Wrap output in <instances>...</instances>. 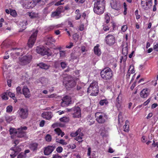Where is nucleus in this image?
<instances>
[{"mask_svg":"<svg viewBox=\"0 0 158 158\" xmlns=\"http://www.w3.org/2000/svg\"><path fill=\"white\" fill-rule=\"evenodd\" d=\"M149 94L148 89L145 88L141 91L140 93V96L141 98H147Z\"/></svg>","mask_w":158,"mask_h":158,"instance_id":"nucleus-21","label":"nucleus"},{"mask_svg":"<svg viewBox=\"0 0 158 158\" xmlns=\"http://www.w3.org/2000/svg\"><path fill=\"white\" fill-rule=\"evenodd\" d=\"M17 112L19 116L22 119L27 118L28 115V110L27 108H20Z\"/></svg>","mask_w":158,"mask_h":158,"instance_id":"nucleus-7","label":"nucleus"},{"mask_svg":"<svg viewBox=\"0 0 158 158\" xmlns=\"http://www.w3.org/2000/svg\"><path fill=\"white\" fill-rule=\"evenodd\" d=\"M31 59L32 56L30 55L24 56L19 59L20 64L22 65L27 64L31 62Z\"/></svg>","mask_w":158,"mask_h":158,"instance_id":"nucleus-8","label":"nucleus"},{"mask_svg":"<svg viewBox=\"0 0 158 158\" xmlns=\"http://www.w3.org/2000/svg\"><path fill=\"white\" fill-rule=\"evenodd\" d=\"M38 144L36 143H31L30 145V149L33 151H36L37 149Z\"/></svg>","mask_w":158,"mask_h":158,"instance_id":"nucleus-29","label":"nucleus"},{"mask_svg":"<svg viewBox=\"0 0 158 158\" xmlns=\"http://www.w3.org/2000/svg\"><path fill=\"white\" fill-rule=\"evenodd\" d=\"M45 140L47 141L50 142L52 140L51 135L49 134H47L45 137Z\"/></svg>","mask_w":158,"mask_h":158,"instance_id":"nucleus-44","label":"nucleus"},{"mask_svg":"<svg viewBox=\"0 0 158 158\" xmlns=\"http://www.w3.org/2000/svg\"><path fill=\"white\" fill-rule=\"evenodd\" d=\"M60 65V63L58 61H55L54 62V66L56 68L58 67Z\"/></svg>","mask_w":158,"mask_h":158,"instance_id":"nucleus-56","label":"nucleus"},{"mask_svg":"<svg viewBox=\"0 0 158 158\" xmlns=\"http://www.w3.org/2000/svg\"><path fill=\"white\" fill-rule=\"evenodd\" d=\"M38 31L36 30L31 35L28 40L27 44L29 47L31 48L34 44L36 39Z\"/></svg>","mask_w":158,"mask_h":158,"instance_id":"nucleus-6","label":"nucleus"},{"mask_svg":"<svg viewBox=\"0 0 158 158\" xmlns=\"http://www.w3.org/2000/svg\"><path fill=\"white\" fill-rule=\"evenodd\" d=\"M138 12L139 11L137 9L135 11V15L136 16V19L137 20L139 19L140 17V15L138 14Z\"/></svg>","mask_w":158,"mask_h":158,"instance_id":"nucleus-48","label":"nucleus"},{"mask_svg":"<svg viewBox=\"0 0 158 158\" xmlns=\"http://www.w3.org/2000/svg\"><path fill=\"white\" fill-rule=\"evenodd\" d=\"M6 120L8 123H10L11 120L12 118L9 116L6 117Z\"/></svg>","mask_w":158,"mask_h":158,"instance_id":"nucleus-61","label":"nucleus"},{"mask_svg":"<svg viewBox=\"0 0 158 158\" xmlns=\"http://www.w3.org/2000/svg\"><path fill=\"white\" fill-rule=\"evenodd\" d=\"M127 29V25H124L122 26L121 30L123 32L125 31Z\"/></svg>","mask_w":158,"mask_h":158,"instance_id":"nucleus-55","label":"nucleus"},{"mask_svg":"<svg viewBox=\"0 0 158 158\" xmlns=\"http://www.w3.org/2000/svg\"><path fill=\"white\" fill-rule=\"evenodd\" d=\"M60 57H64L65 55V52L64 51H60Z\"/></svg>","mask_w":158,"mask_h":158,"instance_id":"nucleus-58","label":"nucleus"},{"mask_svg":"<svg viewBox=\"0 0 158 158\" xmlns=\"http://www.w3.org/2000/svg\"><path fill=\"white\" fill-rule=\"evenodd\" d=\"M58 127H62L63 126L61 123H55L52 125V127L53 128Z\"/></svg>","mask_w":158,"mask_h":158,"instance_id":"nucleus-41","label":"nucleus"},{"mask_svg":"<svg viewBox=\"0 0 158 158\" xmlns=\"http://www.w3.org/2000/svg\"><path fill=\"white\" fill-rule=\"evenodd\" d=\"M55 147L53 146H48L44 148V152L45 155L48 156L54 150Z\"/></svg>","mask_w":158,"mask_h":158,"instance_id":"nucleus-14","label":"nucleus"},{"mask_svg":"<svg viewBox=\"0 0 158 158\" xmlns=\"http://www.w3.org/2000/svg\"><path fill=\"white\" fill-rule=\"evenodd\" d=\"M6 111L8 113L11 112L13 110V107L11 105L8 106L6 108Z\"/></svg>","mask_w":158,"mask_h":158,"instance_id":"nucleus-42","label":"nucleus"},{"mask_svg":"<svg viewBox=\"0 0 158 158\" xmlns=\"http://www.w3.org/2000/svg\"><path fill=\"white\" fill-rule=\"evenodd\" d=\"M152 0H141V6L142 8L146 10L147 6L150 7L152 5Z\"/></svg>","mask_w":158,"mask_h":158,"instance_id":"nucleus-15","label":"nucleus"},{"mask_svg":"<svg viewBox=\"0 0 158 158\" xmlns=\"http://www.w3.org/2000/svg\"><path fill=\"white\" fill-rule=\"evenodd\" d=\"M46 1L47 0H35V2L40 5H43L45 4Z\"/></svg>","mask_w":158,"mask_h":158,"instance_id":"nucleus-35","label":"nucleus"},{"mask_svg":"<svg viewBox=\"0 0 158 158\" xmlns=\"http://www.w3.org/2000/svg\"><path fill=\"white\" fill-rule=\"evenodd\" d=\"M7 93L9 96L13 98V100H14L15 102H17V100L15 97V95L14 94L10 92H8V91H7Z\"/></svg>","mask_w":158,"mask_h":158,"instance_id":"nucleus-33","label":"nucleus"},{"mask_svg":"<svg viewBox=\"0 0 158 158\" xmlns=\"http://www.w3.org/2000/svg\"><path fill=\"white\" fill-rule=\"evenodd\" d=\"M45 121L44 120L41 121L40 123V127H43L44 125Z\"/></svg>","mask_w":158,"mask_h":158,"instance_id":"nucleus-62","label":"nucleus"},{"mask_svg":"<svg viewBox=\"0 0 158 158\" xmlns=\"http://www.w3.org/2000/svg\"><path fill=\"white\" fill-rule=\"evenodd\" d=\"M114 0H111L110 3V6L111 7L115 10H119L120 8V5L117 2L114 1Z\"/></svg>","mask_w":158,"mask_h":158,"instance_id":"nucleus-20","label":"nucleus"},{"mask_svg":"<svg viewBox=\"0 0 158 158\" xmlns=\"http://www.w3.org/2000/svg\"><path fill=\"white\" fill-rule=\"evenodd\" d=\"M26 157L23 152H21L17 156V158H25Z\"/></svg>","mask_w":158,"mask_h":158,"instance_id":"nucleus-45","label":"nucleus"},{"mask_svg":"<svg viewBox=\"0 0 158 158\" xmlns=\"http://www.w3.org/2000/svg\"><path fill=\"white\" fill-rule=\"evenodd\" d=\"M27 129V127L26 126H21L17 129L11 127L9 130L10 134L15 135L18 138H22L26 135V130Z\"/></svg>","mask_w":158,"mask_h":158,"instance_id":"nucleus-2","label":"nucleus"},{"mask_svg":"<svg viewBox=\"0 0 158 158\" xmlns=\"http://www.w3.org/2000/svg\"><path fill=\"white\" fill-rule=\"evenodd\" d=\"M64 0H60V1H58V2H56L55 5V6H58L60 5H62L64 4V3H62L61 2L63 1Z\"/></svg>","mask_w":158,"mask_h":158,"instance_id":"nucleus-57","label":"nucleus"},{"mask_svg":"<svg viewBox=\"0 0 158 158\" xmlns=\"http://www.w3.org/2000/svg\"><path fill=\"white\" fill-rule=\"evenodd\" d=\"M2 99L3 100H7L8 99L7 94V92L3 93L1 95Z\"/></svg>","mask_w":158,"mask_h":158,"instance_id":"nucleus-39","label":"nucleus"},{"mask_svg":"<svg viewBox=\"0 0 158 158\" xmlns=\"http://www.w3.org/2000/svg\"><path fill=\"white\" fill-rule=\"evenodd\" d=\"M73 45V43L72 42L70 43V45H66V48H71Z\"/></svg>","mask_w":158,"mask_h":158,"instance_id":"nucleus-63","label":"nucleus"},{"mask_svg":"<svg viewBox=\"0 0 158 158\" xmlns=\"http://www.w3.org/2000/svg\"><path fill=\"white\" fill-rule=\"evenodd\" d=\"M33 2H32V1L27 0L25 2V4L24 6L27 9L31 8L33 7V6H32L31 3L33 4Z\"/></svg>","mask_w":158,"mask_h":158,"instance_id":"nucleus-24","label":"nucleus"},{"mask_svg":"<svg viewBox=\"0 0 158 158\" xmlns=\"http://www.w3.org/2000/svg\"><path fill=\"white\" fill-rule=\"evenodd\" d=\"M16 93L17 94L19 95L22 94V91L21 89L20 86H18L16 89Z\"/></svg>","mask_w":158,"mask_h":158,"instance_id":"nucleus-43","label":"nucleus"},{"mask_svg":"<svg viewBox=\"0 0 158 158\" xmlns=\"http://www.w3.org/2000/svg\"><path fill=\"white\" fill-rule=\"evenodd\" d=\"M106 44L110 46L113 45L116 42L115 39L114 35H108L105 39Z\"/></svg>","mask_w":158,"mask_h":158,"instance_id":"nucleus-9","label":"nucleus"},{"mask_svg":"<svg viewBox=\"0 0 158 158\" xmlns=\"http://www.w3.org/2000/svg\"><path fill=\"white\" fill-rule=\"evenodd\" d=\"M62 100V101L61 102V105L62 107H65L67 106L71 102V98L67 96L64 97Z\"/></svg>","mask_w":158,"mask_h":158,"instance_id":"nucleus-13","label":"nucleus"},{"mask_svg":"<svg viewBox=\"0 0 158 158\" xmlns=\"http://www.w3.org/2000/svg\"><path fill=\"white\" fill-rule=\"evenodd\" d=\"M47 40L48 42L49 43L55 42V40L51 36H48L47 37Z\"/></svg>","mask_w":158,"mask_h":158,"instance_id":"nucleus-37","label":"nucleus"},{"mask_svg":"<svg viewBox=\"0 0 158 158\" xmlns=\"http://www.w3.org/2000/svg\"><path fill=\"white\" fill-rule=\"evenodd\" d=\"M36 51L37 53L42 55H47L48 56L51 55L50 53L47 51L43 46L41 45L37 47Z\"/></svg>","mask_w":158,"mask_h":158,"instance_id":"nucleus-10","label":"nucleus"},{"mask_svg":"<svg viewBox=\"0 0 158 158\" xmlns=\"http://www.w3.org/2000/svg\"><path fill=\"white\" fill-rule=\"evenodd\" d=\"M10 150H12L13 152L15 153L18 154L21 151V148L19 147H16V146L11 148Z\"/></svg>","mask_w":158,"mask_h":158,"instance_id":"nucleus-28","label":"nucleus"},{"mask_svg":"<svg viewBox=\"0 0 158 158\" xmlns=\"http://www.w3.org/2000/svg\"><path fill=\"white\" fill-rule=\"evenodd\" d=\"M63 148L61 147H58L56 149V151L58 153H61L63 151Z\"/></svg>","mask_w":158,"mask_h":158,"instance_id":"nucleus-53","label":"nucleus"},{"mask_svg":"<svg viewBox=\"0 0 158 158\" xmlns=\"http://www.w3.org/2000/svg\"><path fill=\"white\" fill-rule=\"evenodd\" d=\"M99 92V88L98 82L96 81H93L91 83L87 89V93H90L91 96H96Z\"/></svg>","mask_w":158,"mask_h":158,"instance_id":"nucleus-4","label":"nucleus"},{"mask_svg":"<svg viewBox=\"0 0 158 158\" xmlns=\"http://www.w3.org/2000/svg\"><path fill=\"white\" fill-rule=\"evenodd\" d=\"M27 24V20H23L21 22L19 23V27L22 30H24L26 28V25Z\"/></svg>","mask_w":158,"mask_h":158,"instance_id":"nucleus-23","label":"nucleus"},{"mask_svg":"<svg viewBox=\"0 0 158 158\" xmlns=\"http://www.w3.org/2000/svg\"><path fill=\"white\" fill-rule=\"evenodd\" d=\"M93 10L95 13L98 15L103 14L105 10V0H95Z\"/></svg>","mask_w":158,"mask_h":158,"instance_id":"nucleus-1","label":"nucleus"},{"mask_svg":"<svg viewBox=\"0 0 158 158\" xmlns=\"http://www.w3.org/2000/svg\"><path fill=\"white\" fill-rule=\"evenodd\" d=\"M68 147L69 148H71L72 149H74L76 147V146L74 144H73L72 145H68Z\"/></svg>","mask_w":158,"mask_h":158,"instance_id":"nucleus-59","label":"nucleus"},{"mask_svg":"<svg viewBox=\"0 0 158 158\" xmlns=\"http://www.w3.org/2000/svg\"><path fill=\"white\" fill-rule=\"evenodd\" d=\"M101 78L105 80H111L113 76L112 70L109 67H106L102 69L100 72Z\"/></svg>","mask_w":158,"mask_h":158,"instance_id":"nucleus-3","label":"nucleus"},{"mask_svg":"<svg viewBox=\"0 0 158 158\" xmlns=\"http://www.w3.org/2000/svg\"><path fill=\"white\" fill-rule=\"evenodd\" d=\"M99 104L101 106H108L109 104V102L107 99H102L100 100Z\"/></svg>","mask_w":158,"mask_h":158,"instance_id":"nucleus-27","label":"nucleus"},{"mask_svg":"<svg viewBox=\"0 0 158 158\" xmlns=\"http://www.w3.org/2000/svg\"><path fill=\"white\" fill-rule=\"evenodd\" d=\"M59 143L64 145H66L67 144V143L63 139H60L59 140Z\"/></svg>","mask_w":158,"mask_h":158,"instance_id":"nucleus-54","label":"nucleus"},{"mask_svg":"<svg viewBox=\"0 0 158 158\" xmlns=\"http://www.w3.org/2000/svg\"><path fill=\"white\" fill-rule=\"evenodd\" d=\"M53 116L52 112L48 111L44 112L42 114V116L43 118L48 120L51 119Z\"/></svg>","mask_w":158,"mask_h":158,"instance_id":"nucleus-19","label":"nucleus"},{"mask_svg":"<svg viewBox=\"0 0 158 158\" xmlns=\"http://www.w3.org/2000/svg\"><path fill=\"white\" fill-rule=\"evenodd\" d=\"M123 54L124 57H127L128 53V48L127 46L123 48L122 50Z\"/></svg>","mask_w":158,"mask_h":158,"instance_id":"nucleus-36","label":"nucleus"},{"mask_svg":"<svg viewBox=\"0 0 158 158\" xmlns=\"http://www.w3.org/2000/svg\"><path fill=\"white\" fill-rule=\"evenodd\" d=\"M60 120L61 122L67 123L69 121V117H63L60 118Z\"/></svg>","mask_w":158,"mask_h":158,"instance_id":"nucleus-38","label":"nucleus"},{"mask_svg":"<svg viewBox=\"0 0 158 158\" xmlns=\"http://www.w3.org/2000/svg\"><path fill=\"white\" fill-rule=\"evenodd\" d=\"M99 44H97L94 47V53L95 55H97L98 56H100L101 54V50L99 48Z\"/></svg>","mask_w":158,"mask_h":158,"instance_id":"nucleus-22","label":"nucleus"},{"mask_svg":"<svg viewBox=\"0 0 158 158\" xmlns=\"http://www.w3.org/2000/svg\"><path fill=\"white\" fill-rule=\"evenodd\" d=\"M37 66L41 69H48L49 67V66L47 64L42 63L39 64H37Z\"/></svg>","mask_w":158,"mask_h":158,"instance_id":"nucleus-31","label":"nucleus"},{"mask_svg":"<svg viewBox=\"0 0 158 158\" xmlns=\"http://www.w3.org/2000/svg\"><path fill=\"white\" fill-rule=\"evenodd\" d=\"M78 135H79L76 137L75 139L77 141H78L79 142H81L82 141V139L84 135L81 131H80V132H79Z\"/></svg>","mask_w":158,"mask_h":158,"instance_id":"nucleus-30","label":"nucleus"},{"mask_svg":"<svg viewBox=\"0 0 158 158\" xmlns=\"http://www.w3.org/2000/svg\"><path fill=\"white\" fill-rule=\"evenodd\" d=\"M7 46V43L6 41H3L1 45L2 48H4Z\"/></svg>","mask_w":158,"mask_h":158,"instance_id":"nucleus-52","label":"nucleus"},{"mask_svg":"<svg viewBox=\"0 0 158 158\" xmlns=\"http://www.w3.org/2000/svg\"><path fill=\"white\" fill-rule=\"evenodd\" d=\"M65 82V86L68 90L73 88L76 85V82L71 78Z\"/></svg>","mask_w":158,"mask_h":158,"instance_id":"nucleus-11","label":"nucleus"},{"mask_svg":"<svg viewBox=\"0 0 158 158\" xmlns=\"http://www.w3.org/2000/svg\"><path fill=\"white\" fill-rule=\"evenodd\" d=\"M122 113L121 112H120L119 113V114L118 115V123H120V120L121 119V120H122Z\"/></svg>","mask_w":158,"mask_h":158,"instance_id":"nucleus-49","label":"nucleus"},{"mask_svg":"<svg viewBox=\"0 0 158 158\" xmlns=\"http://www.w3.org/2000/svg\"><path fill=\"white\" fill-rule=\"evenodd\" d=\"M54 131L58 135H60L61 137L64 135L65 134L64 132L62 131L59 128H57L55 129Z\"/></svg>","mask_w":158,"mask_h":158,"instance_id":"nucleus-26","label":"nucleus"},{"mask_svg":"<svg viewBox=\"0 0 158 158\" xmlns=\"http://www.w3.org/2000/svg\"><path fill=\"white\" fill-rule=\"evenodd\" d=\"M22 94H23L26 98H29L31 96V94L29 89L26 85L23 87L22 90Z\"/></svg>","mask_w":158,"mask_h":158,"instance_id":"nucleus-16","label":"nucleus"},{"mask_svg":"<svg viewBox=\"0 0 158 158\" xmlns=\"http://www.w3.org/2000/svg\"><path fill=\"white\" fill-rule=\"evenodd\" d=\"M81 128H79L75 132H72L70 134L71 137H74L78 135L79 132L81 131Z\"/></svg>","mask_w":158,"mask_h":158,"instance_id":"nucleus-34","label":"nucleus"},{"mask_svg":"<svg viewBox=\"0 0 158 158\" xmlns=\"http://www.w3.org/2000/svg\"><path fill=\"white\" fill-rule=\"evenodd\" d=\"M129 122L128 120H126L125 121V124L123 126L124 131L126 132H128L129 130Z\"/></svg>","mask_w":158,"mask_h":158,"instance_id":"nucleus-25","label":"nucleus"},{"mask_svg":"<svg viewBox=\"0 0 158 158\" xmlns=\"http://www.w3.org/2000/svg\"><path fill=\"white\" fill-rule=\"evenodd\" d=\"M95 118L96 121L98 123L103 124L107 119V116L104 113L97 112L95 114Z\"/></svg>","mask_w":158,"mask_h":158,"instance_id":"nucleus-5","label":"nucleus"},{"mask_svg":"<svg viewBox=\"0 0 158 158\" xmlns=\"http://www.w3.org/2000/svg\"><path fill=\"white\" fill-rule=\"evenodd\" d=\"M10 13L11 16L14 17H16L17 15L16 11L15 10L10 9Z\"/></svg>","mask_w":158,"mask_h":158,"instance_id":"nucleus-40","label":"nucleus"},{"mask_svg":"<svg viewBox=\"0 0 158 158\" xmlns=\"http://www.w3.org/2000/svg\"><path fill=\"white\" fill-rule=\"evenodd\" d=\"M78 4L80 3H84L85 0H74Z\"/></svg>","mask_w":158,"mask_h":158,"instance_id":"nucleus-60","label":"nucleus"},{"mask_svg":"<svg viewBox=\"0 0 158 158\" xmlns=\"http://www.w3.org/2000/svg\"><path fill=\"white\" fill-rule=\"evenodd\" d=\"M71 111L73 114V117L76 118H79L81 116V112L80 109L78 106L72 108Z\"/></svg>","mask_w":158,"mask_h":158,"instance_id":"nucleus-12","label":"nucleus"},{"mask_svg":"<svg viewBox=\"0 0 158 158\" xmlns=\"http://www.w3.org/2000/svg\"><path fill=\"white\" fill-rule=\"evenodd\" d=\"M102 26L103 27V29L105 31H106L109 30L110 27L109 26L106 24H103Z\"/></svg>","mask_w":158,"mask_h":158,"instance_id":"nucleus-46","label":"nucleus"},{"mask_svg":"<svg viewBox=\"0 0 158 158\" xmlns=\"http://www.w3.org/2000/svg\"><path fill=\"white\" fill-rule=\"evenodd\" d=\"M123 6H124V11L123 12V14L124 15H126L127 13V7L126 4L125 2H124L123 3Z\"/></svg>","mask_w":158,"mask_h":158,"instance_id":"nucleus-50","label":"nucleus"},{"mask_svg":"<svg viewBox=\"0 0 158 158\" xmlns=\"http://www.w3.org/2000/svg\"><path fill=\"white\" fill-rule=\"evenodd\" d=\"M27 15H28L31 18H34L37 17L38 14L35 12H28L27 13Z\"/></svg>","mask_w":158,"mask_h":158,"instance_id":"nucleus-32","label":"nucleus"},{"mask_svg":"<svg viewBox=\"0 0 158 158\" xmlns=\"http://www.w3.org/2000/svg\"><path fill=\"white\" fill-rule=\"evenodd\" d=\"M122 101V94L121 93H120L116 98V100L115 103V105L118 108V109L119 108H120V107H121Z\"/></svg>","mask_w":158,"mask_h":158,"instance_id":"nucleus-18","label":"nucleus"},{"mask_svg":"<svg viewBox=\"0 0 158 158\" xmlns=\"http://www.w3.org/2000/svg\"><path fill=\"white\" fill-rule=\"evenodd\" d=\"M63 8L62 6H60L58 7L55 11L52 12L51 17L54 18L56 16H59L61 13Z\"/></svg>","mask_w":158,"mask_h":158,"instance_id":"nucleus-17","label":"nucleus"},{"mask_svg":"<svg viewBox=\"0 0 158 158\" xmlns=\"http://www.w3.org/2000/svg\"><path fill=\"white\" fill-rule=\"evenodd\" d=\"M11 154H10V156L11 157V158H14L17 155V154L13 152H12L11 153Z\"/></svg>","mask_w":158,"mask_h":158,"instance_id":"nucleus-64","label":"nucleus"},{"mask_svg":"<svg viewBox=\"0 0 158 158\" xmlns=\"http://www.w3.org/2000/svg\"><path fill=\"white\" fill-rule=\"evenodd\" d=\"M105 19L106 23H108L110 21V17L108 14H107L105 15Z\"/></svg>","mask_w":158,"mask_h":158,"instance_id":"nucleus-47","label":"nucleus"},{"mask_svg":"<svg viewBox=\"0 0 158 158\" xmlns=\"http://www.w3.org/2000/svg\"><path fill=\"white\" fill-rule=\"evenodd\" d=\"M60 65L61 68L64 69L66 67L67 64L64 62H62L60 63Z\"/></svg>","mask_w":158,"mask_h":158,"instance_id":"nucleus-51","label":"nucleus"}]
</instances>
